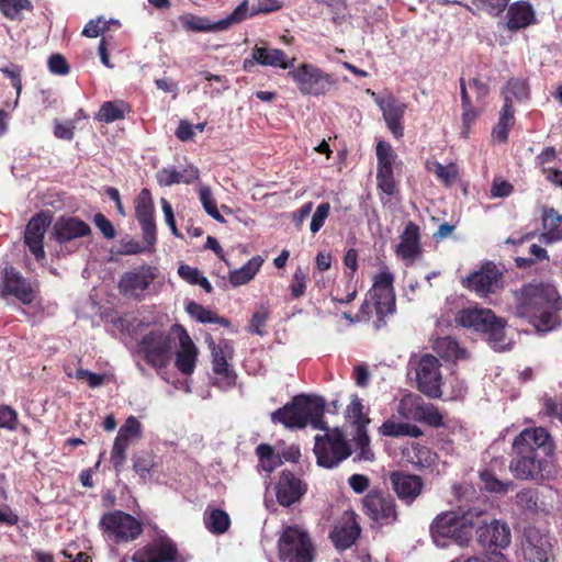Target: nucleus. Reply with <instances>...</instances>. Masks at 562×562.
Listing matches in <instances>:
<instances>
[{
    "mask_svg": "<svg viewBox=\"0 0 562 562\" xmlns=\"http://www.w3.org/2000/svg\"><path fill=\"white\" fill-rule=\"evenodd\" d=\"M417 384L422 393L431 398L441 396V373L439 360L432 355H424L416 368Z\"/></svg>",
    "mask_w": 562,
    "mask_h": 562,
    "instance_id": "obj_19",
    "label": "nucleus"
},
{
    "mask_svg": "<svg viewBox=\"0 0 562 562\" xmlns=\"http://www.w3.org/2000/svg\"><path fill=\"white\" fill-rule=\"evenodd\" d=\"M75 128L76 126L74 121L63 123L59 120H55L53 133L58 139L72 140L75 137Z\"/></svg>",
    "mask_w": 562,
    "mask_h": 562,
    "instance_id": "obj_63",
    "label": "nucleus"
},
{
    "mask_svg": "<svg viewBox=\"0 0 562 562\" xmlns=\"http://www.w3.org/2000/svg\"><path fill=\"white\" fill-rule=\"evenodd\" d=\"M541 220L544 235L552 241L562 240V215L553 207L544 206Z\"/></svg>",
    "mask_w": 562,
    "mask_h": 562,
    "instance_id": "obj_40",
    "label": "nucleus"
},
{
    "mask_svg": "<svg viewBox=\"0 0 562 562\" xmlns=\"http://www.w3.org/2000/svg\"><path fill=\"white\" fill-rule=\"evenodd\" d=\"M198 192L199 199L207 215L220 223H225L226 221L217 209L216 200L213 196L211 188L207 186H200Z\"/></svg>",
    "mask_w": 562,
    "mask_h": 562,
    "instance_id": "obj_49",
    "label": "nucleus"
},
{
    "mask_svg": "<svg viewBox=\"0 0 562 562\" xmlns=\"http://www.w3.org/2000/svg\"><path fill=\"white\" fill-rule=\"evenodd\" d=\"M172 329L178 331L180 344V349L176 353L175 366L182 374L191 375L195 369L198 348L182 326L175 325Z\"/></svg>",
    "mask_w": 562,
    "mask_h": 562,
    "instance_id": "obj_29",
    "label": "nucleus"
},
{
    "mask_svg": "<svg viewBox=\"0 0 562 562\" xmlns=\"http://www.w3.org/2000/svg\"><path fill=\"white\" fill-rule=\"evenodd\" d=\"M154 210L150 190L142 189L135 201V216L142 227L144 241L149 247L157 241Z\"/></svg>",
    "mask_w": 562,
    "mask_h": 562,
    "instance_id": "obj_23",
    "label": "nucleus"
},
{
    "mask_svg": "<svg viewBox=\"0 0 562 562\" xmlns=\"http://www.w3.org/2000/svg\"><path fill=\"white\" fill-rule=\"evenodd\" d=\"M199 178L200 170L194 165H188L181 171L175 167H166L156 173L157 182L161 187H171L179 183L192 184Z\"/></svg>",
    "mask_w": 562,
    "mask_h": 562,
    "instance_id": "obj_33",
    "label": "nucleus"
},
{
    "mask_svg": "<svg viewBox=\"0 0 562 562\" xmlns=\"http://www.w3.org/2000/svg\"><path fill=\"white\" fill-rule=\"evenodd\" d=\"M475 536L477 544L491 555L502 554L501 550L506 549L512 540L509 526L497 519L479 526Z\"/></svg>",
    "mask_w": 562,
    "mask_h": 562,
    "instance_id": "obj_17",
    "label": "nucleus"
},
{
    "mask_svg": "<svg viewBox=\"0 0 562 562\" xmlns=\"http://www.w3.org/2000/svg\"><path fill=\"white\" fill-rule=\"evenodd\" d=\"M263 259L255 256L247 261L241 268L229 272V282L234 285H243L249 282L259 271Z\"/></svg>",
    "mask_w": 562,
    "mask_h": 562,
    "instance_id": "obj_42",
    "label": "nucleus"
},
{
    "mask_svg": "<svg viewBox=\"0 0 562 562\" xmlns=\"http://www.w3.org/2000/svg\"><path fill=\"white\" fill-rule=\"evenodd\" d=\"M131 111V105L124 100L105 101L101 104L94 119L109 124L123 120Z\"/></svg>",
    "mask_w": 562,
    "mask_h": 562,
    "instance_id": "obj_37",
    "label": "nucleus"
},
{
    "mask_svg": "<svg viewBox=\"0 0 562 562\" xmlns=\"http://www.w3.org/2000/svg\"><path fill=\"white\" fill-rule=\"evenodd\" d=\"M256 454L259 459L260 467L267 473H271L282 463L280 457L274 453L272 446L269 443H260L256 448Z\"/></svg>",
    "mask_w": 562,
    "mask_h": 562,
    "instance_id": "obj_45",
    "label": "nucleus"
},
{
    "mask_svg": "<svg viewBox=\"0 0 562 562\" xmlns=\"http://www.w3.org/2000/svg\"><path fill=\"white\" fill-rule=\"evenodd\" d=\"M90 226L75 216H60L53 226L52 236L59 244L90 235Z\"/></svg>",
    "mask_w": 562,
    "mask_h": 562,
    "instance_id": "obj_30",
    "label": "nucleus"
},
{
    "mask_svg": "<svg viewBox=\"0 0 562 562\" xmlns=\"http://www.w3.org/2000/svg\"><path fill=\"white\" fill-rule=\"evenodd\" d=\"M507 29L518 31L536 23V13L532 5L527 1H517L507 10Z\"/></svg>",
    "mask_w": 562,
    "mask_h": 562,
    "instance_id": "obj_34",
    "label": "nucleus"
},
{
    "mask_svg": "<svg viewBox=\"0 0 562 562\" xmlns=\"http://www.w3.org/2000/svg\"><path fill=\"white\" fill-rule=\"evenodd\" d=\"M279 557L288 562H313L314 546L307 531L299 526L284 528L278 541Z\"/></svg>",
    "mask_w": 562,
    "mask_h": 562,
    "instance_id": "obj_7",
    "label": "nucleus"
},
{
    "mask_svg": "<svg viewBox=\"0 0 562 562\" xmlns=\"http://www.w3.org/2000/svg\"><path fill=\"white\" fill-rule=\"evenodd\" d=\"M417 419L424 420L431 427H440L443 425V417L441 413L432 405L425 406L422 404L419 416Z\"/></svg>",
    "mask_w": 562,
    "mask_h": 562,
    "instance_id": "obj_59",
    "label": "nucleus"
},
{
    "mask_svg": "<svg viewBox=\"0 0 562 562\" xmlns=\"http://www.w3.org/2000/svg\"><path fill=\"white\" fill-rule=\"evenodd\" d=\"M206 341L211 350L213 372L222 378L224 387H233L236 384L237 375L227 362V358L232 357L233 347L226 340L216 344L211 336Z\"/></svg>",
    "mask_w": 562,
    "mask_h": 562,
    "instance_id": "obj_22",
    "label": "nucleus"
},
{
    "mask_svg": "<svg viewBox=\"0 0 562 562\" xmlns=\"http://www.w3.org/2000/svg\"><path fill=\"white\" fill-rule=\"evenodd\" d=\"M306 283H307V276L305 271L297 267L294 271L291 284H290V291L293 299H299L304 295L306 290Z\"/></svg>",
    "mask_w": 562,
    "mask_h": 562,
    "instance_id": "obj_58",
    "label": "nucleus"
},
{
    "mask_svg": "<svg viewBox=\"0 0 562 562\" xmlns=\"http://www.w3.org/2000/svg\"><path fill=\"white\" fill-rule=\"evenodd\" d=\"M205 526L214 535L226 532L231 526V518L223 509H212L205 519Z\"/></svg>",
    "mask_w": 562,
    "mask_h": 562,
    "instance_id": "obj_46",
    "label": "nucleus"
},
{
    "mask_svg": "<svg viewBox=\"0 0 562 562\" xmlns=\"http://www.w3.org/2000/svg\"><path fill=\"white\" fill-rule=\"evenodd\" d=\"M509 0H472V3L482 11L492 15H498L505 10Z\"/></svg>",
    "mask_w": 562,
    "mask_h": 562,
    "instance_id": "obj_60",
    "label": "nucleus"
},
{
    "mask_svg": "<svg viewBox=\"0 0 562 562\" xmlns=\"http://www.w3.org/2000/svg\"><path fill=\"white\" fill-rule=\"evenodd\" d=\"M18 427V413L8 405H0V428L15 430Z\"/></svg>",
    "mask_w": 562,
    "mask_h": 562,
    "instance_id": "obj_62",
    "label": "nucleus"
},
{
    "mask_svg": "<svg viewBox=\"0 0 562 562\" xmlns=\"http://www.w3.org/2000/svg\"><path fill=\"white\" fill-rule=\"evenodd\" d=\"M461 283L463 288L475 292L479 296L486 297L503 288V272L494 262L487 261L477 271L463 278Z\"/></svg>",
    "mask_w": 562,
    "mask_h": 562,
    "instance_id": "obj_14",
    "label": "nucleus"
},
{
    "mask_svg": "<svg viewBox=\"0 0 562 562\" xmlns=\"http://www.w3.org/2000/svg\"><path fill=\"white\" fill-rule=\"evenodd\" d=\"M376 103L382 111L383 120L392 135L396 139L402 138L404 136V114L407 104L395 97L376 100Z\"/></svg>",
    "mask_w": 562,
    "mask_h": 562,
    "instance_id": "obj_27",
    "label": "nucleus"
},
{
    "mask_svg": "<svg viewBox=\"0 0 562 562\" xmlns=\"http://www.w3.org/2000/svg\"><path fill=\"white\" fill-rule=\"evenodd\" d=\"M158 274V268L147 263L132 268L121 276L117 283L119 292L124 297L140 302L149 293V289Z\"/></svg>",
    "mask_w": 562,
    "mask_h": 562,
    "instance_id": "obj_10",
    "label": "nucleus"
},
{
    "mask_svg": "<svg viewBox=\"0 0 562 562\" xmlns=\"http://www.w3.org/2000/svg\"><path fill=\"white\" fill-rule=\"evenodd\" d=\"M186 310L188 314L199 323L218 324L226 328L232 327V322L228 318L217 315L215 312L204 307L202 304H199L194 301L189 302L186 306Z\"/></svg>",
    "mask_w": 562,
    "mask_h": 562,
    "instance_id": "obj_39",
    "label": "nucleus"
},
{
    "mask_svg": "<svg viewBox=\"0 0 562 562\" xmlns=\"http://www.w3.org/2000/svg\"><path fill=\"white\" fill-rule=\"evenodd\" d=\"M361 532L360 525L357 521L355 513H345L335 524L329 533V538L336 549H349L359 538Z\"/></svg>",
    "mask_w": 562,
    "mask_h": 562,
    "instance_id": "obj_26",
    "label": "nucleus"
},
{
    "mask_svg": "<svg viewBox=\"0 0 562 562\" xmlns=\"http://www.w3.org/2000/svg\"><path fill=\"white\" fill-rule=\"evenodd\" d=\"M65 372L69 378H75L78 381H87L89 387L95 389L105 383L106 376L105 374L101 373H94L89 370L78 368L75 373L68 370L67 367H65Z\"/></svg>",
    "mask_w": 562,
    "mask_h": 562,
    "instance_id": "obj_52",
    "label": "nucleus"
},
{
    "mask_svg": "<svg viewBox=\"0 0 562 562\" xmlns=\"http://www.w3.org/2000/svg\"><path fill=\"white\" fill-rule=\"evenodd\" d=\"M132 468L139 476L140 483H147L155 468V457L149 451H139L132 457Z\"/></svg>",
    "mask_w": 562,
    "mask_h": 562,
    "instance_id": "obj_41",
    "label": "nucleus"
},
{
    "mask_svg": "<svg viewBox=\"0 0 562 562\" xmlns=\"http://www.w3.org/2000/svg\"><path fill=\"white\" fill-rule=\"evenodd\" d=\"M422 408L420 397L413 396L411 394L401 398L397 404L396 412L400 417L404 419H414L416 420L419 416V411Z\"/></svg>",
    "mask_w": 562,
    "mask_h": 562,
    "instance_id": "obj_48",
    "label": "nucleus"
},
{
    "mask_svg": "<svg viewBox=\"0 0 562 562\" xmlns=\"http://www.w3.org/2000/svg\"><path fill=\"white\" fill-rule=\"evenodd\" d=\"M24 9H32L29 0H0V12L10 20L18 19Z\"/></svg>",
    "mask_w": 562,
    "mask_h": 562,
    "instance_id": "obj_53",
    "label": "nucleus"
},
{
    "mask_svg": "<svg viewBox=\"0 0 562 562\" xmlns=\"http://www.w3.org/2000/svg\"><path fill=\"white\" fill-rule=\"evenodd\" d=\"M480 479L486 491L491 493L505 494L513 486L512 481H501L496 477L491 469L480 472Z\"/></svg>",
    "mask_w": 562,
    "mask_h": 562,
    "instance_id": "obj_50",
    "label": "nucleus"
},
{
    "mask_svg": "<svg viewBox=\"0 0 562 562\" xmlns=\"http://www.w3.org/2000/svg\"><path fill=\"white\" fill-rule=\"evenodd\" d=\"M267 319V311H256L249 321L248 333L263 336L266 334L263 328L266 327Z\"/></svg>",
    "mask_w": 562,
    "mask_h": 562,
    "instance_id": "obj_64",
    "label": "nucleus"
},
{
    "mask_svg": "<svg viewBox=\"0 0 562 562\" xmlns=\"http://www.w3.org/2000/svg\"><path fill=\"white\" fill-rule=\"evenodd\" d=\"M325 402L322 397L314 396L308 409L307 425L313 428L329 432L327 423L324 420Z\"/></svg>",
    "mask_w": 562,
    "mask_h": 562,
    "instance_id": "obj_47",
    "label": "nucleus"
},
{
    "mask_svg": "<svg viewBox=\"0 0 562 562\" xmlns=\"http://www.w3.org/2000/svg\"><path fill=\"white\" fill-rule=\"evenodd\" d=\"M431 170L445 186H451L454 183L459 175L456 164L443 166L442 164L436 161L434 164V169Z\"/></svg>",
    "mask_w": 562,
    "mask_h": 562,
    "instance_id": "obj_56",
    "label": "nucleus"
},
{
    "mask_svg": "<svg viewBox=\"0 0 562 562\" xmlns=\"http://www.w3.org/2000/svg\"><path fill=\"white\" fill-rule=\"evenodd\" d=\"M376 155V186L389 196L396 192V182L394 178V164L397 154L393 147L385 140H379L375 146Z\"/></svg>",
    "mask_w": 562,
    "mask_h": 562,
    "instance_id": "obj_18",
    "label": "nucleus"
},
{
    "mask_svg": "<svg viewBox=\"0 0 562 562\" xmlns=\"http://www.w3.org/2000/svg\"><path fill=\"white\" fill-rule=\"evenodd\" d=\"M516 122L515 109L510 99L506 97V101L501 108L498 122L492 130V137L494 140L505 144L508 140V135Z\"/></svg>",
    "mask_w": 562,
    "mask_h": 562,
    "instance_id": "obj_35",
    "label": "nucleus"
},
{
    "mask_svg": "<svg viewBox=\"0 0 562 562\" xmlns=\"http://www.w3.org/2000/svg\"><path fill=\"white\" fill-rule=\"evenodd\" d=\"M362 504L366 515L380 526L392 525L398 518L395 499L391 494L383 491H369Z\"/></svg>",
    "mask_w": 562,
    "mask_h": 562,
    "instance_id": "obj_12",
    "label": "nucleus"
},
{
    "mask_svg": "<svg viewBox=\"0 0 562 562\" xmlns=\"http://www.w3.org/2000/svg\"><path fill=\"white\" fill-rule=\"evenodd\" d=\"M113 23L119 25V22L115 20L106 21L102 16L90 20L82 30V35L89 38H94L109 30V25Z\"/></svg>",
    "mask_w": 562,
    "mask_h": 562,
    "instance_id": "obj_57",
    "label": "nucleus"
},
{
    "mask_svg": "<svg viewBox=\"0 0 562 562\" xmlns=\"http://www.w3.org/2000/svg\"><path fill=\"white\" fill-rule=\"evenodd\" d=\"M248 1L244 0L240 2L232 13H229L226 18L212 23L206 18L195 16L193 14H183L180 15L179 20L182 26L187 31L192 32H212V31H224L227 30L233 24L239 23L247 19L248 12Z\"/></svg>",
    "mask_w": 562,
    "mask_h": 562,
    "instance_id": "obj_16",
    "label": "nucleus"
},
{
    "mask_svg": "<svg viewBox=\"0 0 562 562\" xmlns=\"http://www.w3.org/2000/svg\"><path fill=\"white\" fill-rule=\"evenodd\" d=\"M117 436L121 438L130 439L131 441H136L142 437V424L140 422L134 417L130 416L125 419L124 424L119 429Z\"/></svg>",
    "mask_w": 562,
    "mask_h": 562,
    "instance_id": "obj_55",
    "label": "nucleus"
},
{
    "mask_svg": "<svg viewBox=\"0 0 562 562\" xmlns=\"http://www.w3.org/2000/svg\"><path fill=\"white\" fill-rule=\"evenodd\" d=\"M435 350L440 357L453 360L463 358L465 353L458 341L449 336L437 339Z\"/></svg>",
    "mask_w": 562,
    "mask_h": 562,
    "instance_id": "obj_44",
    "label": "nucleus"
},
{
    "mask_svg": "<svg viewBox=\"0 0 562 562\" xmlns=\"http://www.w3.org/2000/svg\"><path fill=\"white\" fill-rule=\"evenodd\" d=\"M132 562H186V559L171 538L159 536L137 549L132 555Z\"/></svg>",
    "mask_w": 562,
    "mask_h": 562,
    "instance_id": "obj_13",
    "label": "nucleus"
},
{
    "mask_svg": "<svg viewBox=\"0 0 562 562\" xmlns=\"http://www.w3.org/2000/svg\"><path fill=\"white\" fill-rule=\"evenodd\" d=\"M456 321L459 325L483 334L488 345L496 351L506 349V322L490 308L469 307L461 310Z\"/></svg>",
    "mask_w": 562,
    "mask_h": 562,
    "instance_id": "obj_5",
    "label": "nucleus"
},
{
    "mask_svg": "<svg viewBox=\"0 0 562 562\" xmlns=\"http://www.w3.org/2000/svg\"><path fill=\"white\" fill-rule=\"evenodd\" d=\"M536 166L544 179L553 187L562 190V160L560 153L548 146L536 158Z\"/></svg>",
    "mask_w": 562,
    "mask_h": 562,
    "instance_id": "obj_28",
    "label": "nucleus"
},
{
    "mask_svg": "<svg viewBox=\"0 0 562 562\" xmlns=\"http://www.w3.org/2000/svg\"><path fill=\"white\" fill-rule=\"evenodd\" d=\"M393 284L394 274L386 266H382L373 277V284L352 321L369 322L374 311L376 316L373 322L374 329L380 330L385 327L386 317L396 312V295Z\"/></svg>",
    "mask_w": 562,
    "mask_h": 562,
    "instance_id": "obj_3",
    "label": "nucleus"
},
{
    "mask_svg": "<svg viewBox=\"0 0 562 562\" xmlns=\"http://www.w3.org/2000/svg\"><path fill=\"white\" fill-rule=\"evenodd\" d=\"M514 314L537 330L550 331L561 323L562 297L549 282H530L513 292Z\"/></svg>",
    "mask_w": 562,
    "mask_h": 562,
    "instance_id": "obj_2",
    "label": "nucleus"
},
{
    "mask_svg": "<svg viewBox=\"0 0 562 562\" xmlns=\"http://www.w3.org/2000/svg\"><path fill=\"white\" fill-rule=\"evenodd\" d=\"M390 482L397 498L406 505H412L423 493L424 480L416 474L404 471H393Z\"/></svg>",
    "mask_w": 562,
    "mask_h": 562,
    "instance_id": "obj_25",
    "label": "nucleus"
},
{
    "mask_svg": "<svg viewBox=\"0 0 562 562\" xmlns=\"http://www.w3.org/2000/svg\"><path fill=\"white\" fill-rule=\"evenodd\" d=\"M379 431L382 436L385 437H411V438H419L423 436V431L416 425H412L409 423H401L396 422L393 418L386 419Z\"/></svg>",
    "mask_w": 562,
    "mask_h": 562,
    "instance_id": "obj_38",
    "label": "nucleus"
},
{
    "mask_svg": "<svg viewBox=\"0 0 562 562\" xmlns=\"http://www.w3.org/2000/svg\"><path fill=\"white\" fill-rule=\"evenodd\" d=\"M522 550L527 562H550L552 559L551 543L535 528L525 532Z\"/></svg>",
    "mask_w": 562,
    "mask_h": 562,
    "instance_id": "obj_31",
    "label": "nucleus"
},
{
    "mask_svg": "<svg viewBox=\"0 0 562 562\" xmlns=\"http://www.w3.org/2000/svg\"><path fill=\"white\" fill-rule=\"evenodd\" d=\"M288 76L293 79L303 95H325L336 85L331 75L307 63L290 70Z\"/></svg>",
    "mask_w": 562,
    "mask_h": 562,
    "instance_id": "obj_11",
    "label": "nucleus"
},
{
    "mask_svg": "<svg viewBox=\"0 0 562 562\" xmlns=\"http://www.w3.org/2000/svg\"><path fill=\"white\" fill-rule=\"evenodd\" d=\"M472 512L447 510L438 514L430 524L429 533L437 547L457 544L465 547L474 528Z\"/></svg>",
    "mask_w": 562,
    "mask_h": 562,
    "instance_id": "obj_4",
    "label": "nucleus"
},
{
    "mask_svg": "<svg viewBox=\"0 0 562 562\" xmlns=\"http://www.w3.org/2000/svg\"><path fill=\"white\" fill-rule=\"evenodd\" d=\"M314 453L317 464L333 469L351 454V448L339 428L315 436Z\"/></svg>",
    "mask_w": 562,
    "mask_h": 562,
    "instance_id": "obj_8",
    "label": "nucleus"
},
{
    "mask_svg": "<svg viewBox=\"0 0 562 562\" xmlns=\"http://www.w3.org/2000/svg\"><path fill=\"white\" fill-rule=\"evenodd\" d=\"M307 492V484L290 470L280 473L276 485V496L279 505L290 507L301 501Z\"/></svg>",
    "mask_w": 562,
    "mask_h": 562,
    "instance_id": "obj_24",
    "label": "nucleus"
},
{
    "mask_svg": "<svg viewBox=\"0 0 562 562\" xmlns=\"http://www.w3.org/2000/svg\"><path fill=\"white\" fill-rule=\"evenodd\" d=\"M52 223L48 212L41 211L33 215L26 224L24 232V244L37 261L45 259L44 236Z\"/></svg>",
    "mask_w": 562,
    "mask_h": 562,
    "instance_id": "obj_20",
    "label": "nucleus"
},
{
    "mask_svg": "<svg viewBox=\"0 0 562 562\" xmlns=\"http://www.w3.org/2000/svg\"><path fill=\"white\" fill-rule=\"evenodd\" d=\"M355 447L358 452V459L364 461H372L374 459V453L370 447V438L367 432V429H357L355 436L352 438Z\"/></svg>",
    "mask_w": 562,
    "mask_h": 562,
    "instance_id": "obj_51",
    "label": "nucleus"
},
{
    "mask_svg": "<svg viewBox=\"0 0 562 562\" xmlns=\"http://www.w3.org/2000/svg\"><path fill=\"white\" fill-rule=\"evenodd\" d=\"M0 293L2 296H14L24 305H29L35 300V289L32 283L12 266L3 269Z\"/></svg>",
    "mask_w": 562,
    "mask_h": 562,
    "instance_id": "obj_21",
    "label": "nucleus"
},
{
    "mask_svg": "<svg viewBox=\"0 0 562 562\" xmlns=\"http://www.w3.org/2000/svg\"><path fill=\"white\" fill-rule=\"evenodd\" d=\"M173 337L162 329L146 333L137 342L136 353L153 369H166L172 357Z\"/></svg>",
    "mask_w": 562,
    "mask_h": 562,
    "instance_id": "obj_6",
    "label": "nucleus"
},
{
    "mask_svg": "<svg viewBox=\"0 0 562 562\" xmlns=\"http://www.w3.org/2000/svg\"><path fill=\"white\" fill-rule=\"evenodd\" d=\"M330 204L328 202L321 203L314 212L310 225V229L313 234H316L325 224L326 218L329 215Z\"/></svg>",
    "mask_w": 562,
    "mask_h": 562,
    "instance_id": "obj_61",
    "label": "nucleus"
},
{
    "mask_svg": "<svg viewBox=\"0 0 562 562\" xmlns=\"http://www.w3.org/2000/svg\"><path fill=\"white\" fill-rule=\"evenodd\" d=\"M314 396H294L284 406L271 413L273 424H282L289 429H303L307 426L308 409Z\"/></svg>",
    "mask_w": 562,
    "mask_h": 562,
    "instance_id": "obj_15",
    "label": "nucleus"
},
{
    "mask_svg": "<svg viewBox=\"0 0 562 562\" xmlns=\"http://www.w3.org/2000/svg\"><path fill=\"white\" fill-rule=\"evenodd\" d=\"M509 471L516 480L543 481L548 468V458L555 451V442L543 427H530L521 430L513 440Z\"/></svg>",
    "mask_w": 562,
    "mask_h": 562,
    "instance_id": "obj_1",
    "label": "nucleus"
},
{
    "mask_svg": "<svg viewBox=\"0 0 562 562\" xmlns=\"http://www.w3.org/2000/svg\"><path fill=\"white\" fill-rule=\"evenodd\" d=\"M99 526L115 543L134 541L143 533L142 522L122 510L103 514Z\"/></svg>",
    "mask_w": 562,
    "mask_h": 562,
    "instance_id": "obj_9",
    "label": "nucleus"
},
{
    "mask_svg": "<svg viewBox=\"0 0 562 562\" xmlns=\"http://www.w3.org/2000/svg\"><path fill=\"white\" fill-rule=\"evenodd\" d=\"M252 58L262 66L280 67L286 69L292 67V61H286V54L279 48H266L256 45L251 54Z\"/></svg>",
    "mask_w": 562,
    "mask_h": 562,
    "instance_id": "obj_36",
    "label": "nucleus"
},
{
    "mask_svg": "<svg viewBox=\"0 0 562 562\" xmlns=\"http://www.w3.org/2000/svg\"><path fill=\"white\" fill-rule=\"evenodd\" d=\"M395 252L404 260H415L422 254L420 229L414 222H408L401 235Z\"/></svg>",
    "mask_w": 562,
    "mask_h": 562,
    "instance_id": "obj_32",
    "label": "nucleus"
},
{
    "mask_svg": "<svg viewBox=\"0 0 562 562\" xmlns=\"http://www.w3.org/2000/svg\"><path fill=\"white\" fill-rule=\"evenodd\" d=\"M348 413L352 418V424L357 429H367L370 418L363 414V405L358 397H355L348 406Z\"/></svg>",
    "mask_w": 562,
    "mask_h": 562,
    "instance_id": "obj_54",
    "label": "nucleus"
},
{
    "mask_svg": "<svg viewBox=\"0 0 562 562\" xmlns=\"http://www.w3.org/2000/svg\"><path fill=\"white\" fill-rule=\"evenodd\" d=\"M504 102L506 97L513 101V98L517 101H524L529 99L530 90L527 81L520 78H510L502 90Z\"/></svg>",
    "mask_w": 562,
    "mask_h": 562,
    "instance_id": "obj_43",
    "label": "nucleus"
}]
</instances>
